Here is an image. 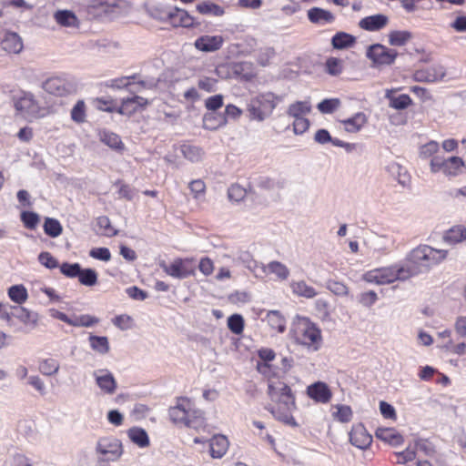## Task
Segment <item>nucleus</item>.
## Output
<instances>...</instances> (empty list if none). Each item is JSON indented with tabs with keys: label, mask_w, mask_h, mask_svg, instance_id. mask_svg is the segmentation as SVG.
Returning <instances> with one entry per match:
<instances>
[{
	"label": "nucleus",
	"mask_w": 466,
	"mask_h": 466,
	"mask_svg": "<svg viewBox=\"0 0 466 466\" xmlns=\"http://www.w3.org/2000/svg\"><path fill=\"white\" fill-rule=\"evenodd\" d=\"M268 394L276 405H268L266 409L278 420L292 427H297L298 423L291 415L292 410L296 408L295 398L291 389L283 381L269 380Z\"/></svg>",
	"instance_id": "1"
},
{
	"label": "nucleus",
	"mask_w": 466,
	"mask_h": 466,
	"mask_svg": "<svg viewBox=\"0 0 466 466\" xmlns=\"http://www.w3.org/2000/svg\"><path fill=\"white\" fill-rule=\"evenodd\" d=\"M447 256L448 250L420 245L408 254L404 265L410 278L429 272L433 267L443 262Z\"/></svg>",
	"instance_id": "2"
},
{
	"label": "nucleus",
	"mask_w": 466,
	"mask_h": 466,
	"mask_svg": "<svg viewBox=\"0 0 466 466\" xmlns=\"http://www.w3.org/2000/svg\"><path fill=\"white\" fill-rule=\"evenodd\" d=\"M283 96L272 92L260 93L252 97L248 105V111L251 120L264 121L271 116L278 104L282 102Z\"/></svg>",
	"instance_id": "3"
},
{
	"label": "nucleus",
	"mask_w": 466,
	"mask_h": 466,
	"mask_svg": "<svg viewBox=\"0 0 466 466\" xmlns=\"http://www.w3.org/2000/svg\"><path fill=\"white\" fill-rule=\"evenodd\" d=\"M408 279L410 277L404 264L373 268L362 275V279L365 282L375 285H388L397 280H406Z\"/></svg>",
	"instance_id": "4"
},
{
	"label": "nucleus",
	"mask_w": 466,
	"mask_h": 466,
	"mask_svg": "<svg viewBox=\"0 0 466 466\" xmlns=\"http://www.w3.org/2000/svg\"><path fill=\"white\" fill-rule=\"evenodd\" d=\"M122 443L113 437H105L98 440L96 446V454L99 462H114L122 455Z\"/></svg>",
	"instance_id": "5"
},
{
	"label": "nucleus",
	"mask_w": 466,
	"mask_h": 466,
	"mask_svg": "<svg viewBox=\"0 0 466 466\" xmlns=\"http://www.w3.org/2000/svg\"><path fill=\"white\" fill-rule=\"evenodd\" d=\"M15 107L29 121L45 116V108L41 107L35 96L30 92H22L15 102Z\"/></svg>",
	"instance_id": "6"
},
{
	"label": "nucleus",
	"mask_w": 466,
	"mask_h": 466,
	"mask_svg": "<svg viewBox=\"0 0 466 466\" xmlns=\"http://www.w3.org/2000/svg\"><path fill=\"white\" fill-rule=\"evenodd\" d=\"M399 53L381 44H374L368 47L366 56L372 61L374 66L392 65Z\"/></svg>",
	"instance_id": "7"
},
{
	"label": "nucleus",
	"mask_w": 466,
	"mask_h": 466,
	"mask_svg": "<svg viewBox=\"0 0 466 466\" xmlns=\"http://www.w3.org/2000/svg\"><path fill=\"white\" fill-rule=\"evenodd\" d=\"M163 271L177 279H184L195 274V268L191 266V261L187 258H176L170 264L165 260L158 263Z\"/></svg>",
	"instance_id": "8"
},
{
	"label": "nucleus",
	"mask_w": 466,
	"mask_h": 466,
	"mask_svg": "<svg viewBox=\"0 0 466 466\" xmlns=\"http://www.w3.org/2000/svg\"><path fill=\"white\" fill-rule=\"evenodd\" d=\"M157 18L168 22L173 26L190 27L194 24V18L187 11L175 6L164 7Z\"/></svg>",
	"instance_id": "9"
},
{
	"label": "nucleus",
	"mask_w": 466,
	"mask_h": 466,
	"mask_svg": "<svg viewBox=\"0 0 466 466\" xmlns=\"http://www.w3.org/2000/svg\"><path fill=\"white\" fill-rule=\"evenodd\" d=\"M297 340L314 351L318 350L321 342L320 330L314 324L307 320L299 327Z\"/></svg>",
	"instance_id": "10"
},
{
	"label": "nucleus",
	"mask_w": 466,
	"mask_h": 466,
	"mask_svg": "<svg viewBox=\"0 0 466 466\" xmlns=\"http://www.w3.org/2000/svg\"><path fill=\"white\" fill-rule=\"evenodd\" d=\"M242 114V110L235 105L229 104L225 108L223 116H214L213 112L207 113L204 116V126L208 129H216L217 127L226 125L228 118L237 119Z\"/></svg>",
	"instance_id": "11"
},
{
	"label": "nucleus",
	"mask_w": 466,
	"mask_h": 466,
	"mask_svg": "<svg viewBox=\"0 0 466 466\" xmlns=\"http://www.w3.org/2000/svg\"><path fill=\"white\" fill-rule=\"evenodd\" d=\"M92 375L96 386L104 394L113 395L116 391L117 383L111 371L106 369H100L95 370Z\"/></svg>",
	"instance_id": "12"
},
{
	"label": "nucleus",
	"mask_w": 466,
	"mask_h": 466,
	"mask_svg": "<svg viewBox=\"0 0 466 466\" xmlns=\"http://www.w3.org/2000/svg\"><path fill=\"white\" fill-rule=\"evenodd\" d=\"M446 76L445 67L441 65H433L427 68L418 69L413 74L417 82L434 83L441 81Z\"/></svg>",
	"instance_id": "13"
},
{
	"label": "nucleus",
	"mask_w": 466,
	"mask_h": 466,
	"mask_svg": "<svg viewBox=\"0 0 466 466\" xmlns=\"http://www.w3.org/2000/svg\"><path fill=\"white\" fill-rule=\"evenodd\" d=\"M190 410V400L187 398H180L177 404L169 409L168 414L172 421L185 425L188 416H191Z\"/></svg>",
	"instance_id": "14"
},
{
	"label": "nucleus",
	"mask_w": 466,
	"mask_h": 466,
	"mask_svg": "<svg viewBox=\"0 0 466 466\" xmlns=\"http://www.w3.org/2000/svg\"><path fill=\"white\" fill-rule=\"evenodd\" d=\"M43 88L47 93L57 96H66L71 91L70 85L60 77L48 78L43 83Z\"/></svg>",
	"instance_id": "15"
},
{
	"label": "nucleus",
	"mask_w": 466,
	"mask_h": 466,
	"mask_svg": "<svg viewBox=\"0 0 466 466\" xmlns=\"http://www.w3.org/2000/svg\"><path fill=\"white\" fill-rule=\"evenodd\" d=\"M350 441L352 445L363 450L371 444L372 437L368 433L363 425L359 424L353 427L350 432Z\"/></svg>",
	"instance_id": "16"
},
{
	"label": "nucleus",
	"mask_w": 466,
	"mask_h": 466,
	"mask_svg": "<svg viewBox=\"0 0 466 466\" xmlns=\"http://www.w3.org/2000/svg\"><path fill=\"white\" fill-rule=\"evenodd\" d=\"M307 393L309 398L319 403H328L332 396L328 385L321 381L309 385Z\"/></svg>",
	"instance_id": "17"
},
{
	"label": "nucleus",
	"mask_w": 466,
	"mask_h": 466,
	"mask_svg": "<svg viewBox=\"0 0 466 466\" xmlns=\"http://www.w3.org/2000/svg\"><path fill=\"white\" fill-rule=\"evenodd\" d=\"M224 38L221 35H202L195 41L197 49L203 52H215L221 48Z\"/></svg>",
	"instance_id": "18"
},
{
	"label": "nucleus",
	"mask_w": 466,
	"mask_h": 466,
	"mask_svg": "<svg viewBox=\"0 0 466 466\" xmlns=\"http://www.w3.org/2000/svg\"><path fill=\"white\" fill-rule=\"evenodd\" d=\"M388 23L389 18L387 15L377 14L360 19L359 22V26L363 30L374 32L382 29L388 25Z\"/></svg>",
	"instance_id": "19"
},
{
	"label": "nucleus",
	"mask_w": 466,
	"mask_h": 466,
	"mask_svg": "<svg viewBox=\"0 0 466 466\" xmlns=\"http://www.w3.org/2000/svg\"><path fill=\"white\" fill-rule=\"evenodd\" d=\"M370 248L379 254H386L394 247V239L391 236L374 234L370 238Z\"/></svg>",
	"instance_id": "20"
},
{
	"label": "nucleus",
	"mask_w": 466,
	"mask_h": 466,
	"mask_svg": "<svg viewBox=\"0 0 466 466\" xmlns=\"http://www.w3.org/2000/svg\"><path fill=\"white\" fill-rule=\"evenodd\" d=\"M385 169L402 187H406L410 184V177L408 173V170L405 167L400 165L399 162L393 161V160L390 161L386 165Z\"/></svg>",
	"instance_id": "21"
},
{
	"label": "nucleus",
	"mask_w": 466,
	"mask_h": 466,
	"mask_svg": "<svg viewBox=\"0 0 466 466\" xmlns=\"http://www.w3.org/2000/svg\"><path fill=\"white\" fill-rule=\"evenodd\" d=\"M308 19L316 25L331 24L335 21V15L329 10L320 7H312L308 10Z\"/></svg>",
	"instance_id": "22"
},
{
	"label": "nucleus",
	"mask_w": 466,
	"mask_h": 466,
	"mask_svg": "<svg viewBox=\"0 0 466 466\" xmlns=\"http://www.w3.org/2000/svg\"><path fill=\"white\" fill-rule=\"evenodd\" d=\"M147 104V100L139 96L123 98L122 105L117 108V112L121 115H130Z\"/></svg>",
	"instance_id": "23"
},
{
	"label": "nucleus",
	"mask_w": 466,
	"mask_h": 466,
	"mask_svg": "<svg viewBox=\"0 0 466 466\" xmlns=\"http://www.w3.org/2000/svg\"><path fill=\"white\" fill-rule=\"evenodd\" d=\"M2 47L8 53L19 54L24 46L18 34L15 32H6L2 40Z\"/></svg>",
	"instance_id": "24"
},
{
	"label": "nucleus",
	"mask_w": 466,
	"mask_h": 466,
	"mask_svg": "<svg viewBox=\"0 0 466 466\" xmlns=\"http://www.w3.org/2000/svg\"><path fill=\"white\" fill-rule=\"evenodd\" d=\"M54 19L59 25L64 27H79V20L76 14L71 10H57L54 14Z\"/></svg>",
	"instance_id": "25"
},
{
	"label": "nucleus",
	"mask_w": 466,
	"mask_h": 466,
	"mask_svg": "<svg viewBox=\"0 0 466 466\" xmlns=\"http://www.w3.org/2000/svg\"><path fill=\"white\" fill-rule=\"evenodd\" d=\"M10 318L15 317L24 324H31L33 327L37 325L39 316L36 312L31 311L24 307H13Z\"/></svg>",
	"instance_id": "26"
},
{
	"label": "nucleus",
	"mask_w": 466,
	"mask_h": 466,
	"mask_svg": "<svg viewBox=\"0 0 466 466\" xmlns=\"http://www.w3.org/2000/svg\"><path fill=\"white\" fill-rule=\"evenodd\" d=\"M228 441L224 435H215L209 441V452L213 458H221L228 448Z\"/></svg>",
	"instance_id": "27"
},
{
	"label": "nucleus",
	"mask_w": 466,
	"mask_h": 466,
	"mask_svg": "<svg viewBox=\"0 0 466 466\" xmlns=\"http://www.w3.org/2000/svg\"><path fill=\"white\" fill-rule=\"evenodd\" d=\"M375 435L378 439L388 442L392 446H399L403 443V437L391 428H379Z\"/></svg>",
	"instance_id": "28"
},
{
	"label": "nucleus",
	"mask_w": 466,
	"mask_h": 466,
	"mask_svg": "<svg viewBox=\"0 0 466 466\" xmlns=\"http://www.w3.org/2000/svg\"><path fill=\"white\" fill-rule=\"evenodd\" d=\"M366 122L367 117L365 114L361 112L356 113L353 116L340 121L344 129L350 133H356L360 131Z\"/></svg>",
	"instance_id": "29"
},
{
	"label": "nucleus",
	"mask_w": 466,
	"mask_h": 466,
	"mask_svg": "<svg viewBox=\"0 0 466 466\" xmlns=\"http://www.w3.org/2000/svg\"><path fill=\"white\" fill-rule=\"evenodd\" d=\"M443 240L451 245L466 240V228L463 225H457L451 228L444 233Z\"/></svg>",
	"instance_id": "30"
},
{
	"label": "nucleus",
	"mask_w": 466,
	"mask_h": 466,
	"mask_svg": "<svg viewBox=\"0 0 466 466\" xmlns=\"http://www.w3.org/2000/svg\"><path fill=\"white\" fill-rule=\"evenodd\" d=\"M264 273L276 275L279 279L285 280L289 276V270L286 265L279 261H271L268 265H261Z\"/></svg>",
	"instance_id": "31"
},
{
	"label": "nucleus",
	"mask_w": 466,
	"mask_h": 466,
	"mask_svg": "<svg viewBox=\"0 0 466 466\" xmlns=\"http://www.w3.org/2000/svg\"><path fill=\"white\" fill-rule=\"evenodd\" d=\"M129 440L140 448L149 445V438L147 431L140 427H132L127 431Z\"/></svg>",
	"instance_id": "32"
},
{
	"label": "nucleus",
	"mask_w": 466,
	"mask_h": 466,
	"mask_svg": "<svg viewBox=\"0 0 466 466\" xmlns=\"http://www.w3.org/2000/svg\"><path fill=\"white\" fill-rule=\"evenodd\" d=\"M90 348L100 355H106L110 350L109 341L106 336L90 334L88 338Z\"/></svg>",
	"instance_id": "33"
},
{
	"label": "nucleus",
	"mask_w": 466,
	"mask_h": 466,
	"mask_svg": "<svg viewBox=\"0 0 466 466\" xmlns=\"http://www.w3.org/2000/svg\"><path fill=\"white\" fill-rule=\"evenodd\" d=\"M292 292L299 297L312 299L318 295L315 289L308 285L304 280L294 281L290 284Z\"/></svg>",
	"instance_id": "34"
},
{
	"label": "nucleus",
	"mask_w": 466,
	"mask_h": 466,
	"mask_svg": "<svg viewBox=\"0 0 466 466\" xmlns=\"http://www.w3.org/2000/svg\"><path fill=\"white\" fill-rule=\"evenodd\" d=\"M99 322V319L89 315V314H82V315H72L70 316V326L80 328H90L96 325Z\"/></svg>",
	"instance_id": "35"
},
{
	"label": "nucleus",
	"mask_w": 466,
	"mask_h": 466,
	"mask_svg": "<svg viewBox=\"0 0 466 466\" xmlns=\"http://www.w3.org/2000/svg\"><path fill=\"white\" fill-rule=\"evenodd\" d=\"M356 42V38L348 33L339 32L335 34L331 39L332 46L335 49H344L352 46Z\"/></svg>",
	"instance_id": "36"
},
{
	"label": "nucleus",
	"mask_w": 466,
	"mask_h": 466,
	"mask_svg": "<svg viewBox=\"0 0 466 466\" xmlns=\"http://www.w3.org/2000/svg\"><path fill=\"white\" fill-rule=\"evenodd\" d=\"M196 8L202 15L222 16L225 14V10L222 6L210 1L199 3L197 5Z\"/></svg>",
	"instance_id": "37"
},
{
	"label": "nucleus",
	"mask_w": 466,
	"mask_h": 466,
	"mask_svg": "<svg viewBox=\"0 0 466 466\" xmlns=\"http://www.w3.org/2000/svg\"><path fill=\"white\" fill-rule=\"evenodd\" d=\"M180 151L184 157L191 162L200 161L204 154L201 147L190 144L181 145Z\"/></svg>",
	"instance_id": "38"
},
{
	"label": "nucleus",
	"mask_w": 466,
	"mask_h": 466,
	"mask_svg": "<svg viewBox=\"0 0 466 466\" xmlns=\"http://www.w3.org/2000/svg\"><path fill=\"white\" fill-rule=\"evenodd\" d=\"M101 141L112 149L122 151L125 146L120 137L113 132L104 131L100 134Z\"/></svg>",
	"instance_id": "39"
},
{
	"label": "nucleus",
	"mask_w": 466,
	"mask_h": 466,
	"mask_svg": "<svg viewBox=\"0 0 466 466\" xmlns=\"http://www.w3.org/2000/svg\"><path fill=\"white\" fill-rule=\"evenodd\" d=\"M464 166L463 160L459 157H451L445 159L443 173L446 176L455 177L461 172V168Z\"/></svg>",
	"instance_id": "40"
},
{
	"label": "nucleus",
	"mask_w": 466,
	"mask_h": 466,
	"mask_svg": "<svg viewBox=\"0 0 466 466\" xmlns=\"http://www.w3.org/2000/svg\"><path fill=\"white\" fill-rule=\"evenodd\" d=\"M311 106L307 101H297L291 104L288 108V115L294 117H304L305 115L310 112Z\"/></svg>",
	"instance_id": "41"
},
{
	"label": "nucleus",
	"mask_w": 466,
	"mask_h": 466,
	"mask_svg": "<svg viewBox=\"0 0 466 466\" xmlns=\"http://www.w3.org/2000/svg\"><path fill=\"white\" fill-rule=\"evenodd\" d=\"M267 320L268 325L282 333L286 329V320L281 313L278 310H270L267 314Z\"/></svg>",
	"instance_id": "42"
},
{
	"label": "nucleus",
	"mask_w": 466,
	"mask_h": 466,
	"mask_svg": "<svg viewBox=\"0 0 466 466\" xmlns=\"http://www.w3.org/2000/svg\"><path fill=\"white\" fill-rule=\"evenodd\" d=\"M8 296L12 301L21 305L28 299V292L24 285H14L8 289Z\"/></svg>",
	"instance_id": "43"
},
{
	"label": "nucleus",
	"mask_w": 466,
	"mask_h": 466,
	"mask_svg": "<svg viewBox=\"0 0 466 466\" xmlns=\"http://www.w3.org/2000/svg\"><path fill=\"white\" fill-rule=\"evenodd\" d=\"M412 38V35L409 31H391L389 34V43L390 46H402Z\"/></svg>",
	"instance_id": "44"
},
{
	"label": "nucleus",
	"mask_w": 466,
	"mask_h": 466,
	"mask_svg": "<svg viewBox=\"0 0 466 466\" xmlns=\"http://www.w3.org/2000/svg\"><path fill=\"white\" fill-rule=\"evenodd\" d=\"M43 228L45 233L51 238H57L63 231L61 223L53 218H46Z\"/></svg>",
	"instance_id": "45"
},
{
	"label": "nucleus",
	"mask_w": 466,
	"mask_h": 466,
	"mask_svg": "<svg viewBox=\"0 0 466 466\" xmlns=\"http://www.w3.org/2000/svg\"><path fill=\"white\" fill-rule=\"evenodd\" d=\"M413 449H415V451L421 452L428 457H432L436 454L435 445L428 439L416 440Z\"/></svg>",
	"instance_id": "46"
},
{
	"label": "nucleus",
	"mask_w": 466,
	"mask_h": 466,
	"mask_svg": "<svg viewBox=\"0 0 466 466\" xmlns=\"http://www.w3.org/2000/svg\"><path fill=\"white\" fill-rule=\"evenodd\" d=\"M191 416H188L185 426L193 428L197 431L205 427V419L203 412L199 410H190Z\"/></svg>",
	"instance_id": "47"
},
{
	"label": "nucleus",
	"mask_w": 466,
	"mask_h": 466,
	"mask_svg": "<svg viewBox=\"0 0 466 466\" xmlns=\"http://www.w3.org/2000/svg\"><path fill=\"white\" fill-rule=\"evenodd\" d=\"M78 281L84 286L92 287L97 282V273L93 268H81Z\"/></svg>",
	"instance_id": "48"
},
{
	"label": "nucleus",
	"mask_w": 466,
	"mask_h": 466,
	"mask_svg": "<svg viewBox=\"0 0 466 466\" xmlns=\"http://www.w3.org/2000/svg\"><path fill=\"white\" fill-rule=\"evenodd\" d=\"M39 370L45 376H52L58 372L59 363L54 359H46L40 362Z\"/></svg>",
	"instance_id": "49"
},
{
	"label": "nucleus",
	"mask_w": 466,
	"mask_h": 466,
	"mask_svg": "<svg viewBox=\"0 0 466 466\" xmlns=\"http://www.w3.org/2000/svg\"><path fill=\"white\" fill-rule=\"evenodd\" d=\"M340 106V100L339 98H329L319 102L317 108L322 114H331L337 110Z\"/></svg>",
	"instance_id": "50"
},
{
	"label": "nucleus",
	"mask_w": 466,
	"mask_h": 466,
	"mask_svg": "<svg viewBox=\"0 0 466 466\" xmlns=\"http://www.w3.org/2000/svg\"><path fill=\"white\" fill-rule=\"evenodd\" d=\"M60 272L67 278H78L81 273V266L78 263L64 262L59 266Z\"/></svg>",
	"instance_id": "51"
},
{
	"label": "nucleus",
	"mask_w": 466,
	"mask_h": 466,
	"mask_svg": "<svg viewBox=\"0 0 466 466\" xmlns=\"http://www.w3.org/2000/svg\"><path fill=\"white\" fill-rule=\"evenodd\" d=\"M228 329L236 335H239L244 329V319L239 314H233L228 319Z\"/></svg>",
	"instance_id": "52"
},
{
	"label": "nucleus",
	"mask_w": 466,
	"mask_h": 466,
	"mask_svg": "<svg viewBox=\"0 0 466 466\" xmlns=\"http://www.w3.org/2000/svg\"><path fill=\"white\" fill-rule=\"evenodd\" d=\"M96 225L100 233L104 236L111 237L117 234V231L112 228L110 219L106 216L99 217Z\"/></svg>",
	"instance_id": "53"
},
{
	"label": "nucleus",
	"mask_w": 466,
	"mask_h": 466,
	"mask_svg": "<svg viewBox=\"0 0 466 466\" xmlns=\"http://www.w3.org/2000/svg\"><path fill=\"white\" fill-rule=\"evenodd\" d=\"M325 66L328 74L338 76L342 72L343 61L336 57H329L327 59Z\"/></svg>",
	"instance_id": "54"
},
{
	"label": "nucleus",
	"mask_w": 466,
	"mask_h": 466,
	"mask_svg": "<svg viewBox=\"0 0 466 466\" xmlns=\"http://www.w3.org/2000/svg\"><path fill=\"white\" fill-rule=\"evenodd\" d=\"M390 106L395 109H405L411 103V98L408 95H400L398 96H390Z\"/></svg>",
	"instance_id": "55"
},
{
	"label": "nucleus",
	"mask_w": 466,
	"mask_h": 466,
	"mask_svg": "<svg viewBox=\"0 0 466 466\" xmlns=\"http://www.w3.org/2000/svg\"><path fill=\"white\" fill-rule=\"evenodd\" d=\"M21 220L25 227L29 229H35L39 223L38 214L32 211H23L21 213Z\"/></svg>",
	"instance_id": "56"
},
{
	"label": "nucleus",
	"mask_w": 466,
	"mask_h": 466,
	"mask_svg": "<svg viewBox=\"0 0 466 466\" xmlns=\"http://www.w3.org/2000/svg\"><path fill=\"white\" fill-rule=\"evenodd\" d=\"M71 118L76 123H83L86 119V106L83 100H79L71 110Z\"/></svg>",
	"instance_id": "57"
},
{
	"label": "nucleus",
	"mask_w": 466,
	"mask_h": 466,
	"mask_svg": "<svg viewBox=\"0 0 466 466\" xmlns=\"http://www.w3.org/2000/svg\"><path fill=\"white\" fill-rule=\"evenodd\" d=\"M276 52L273 47L260 48L258 53V63L262 66L269 65L270 60L275 56Z\"/></svg>",
	"instance_id": "58"
},
{
	"label": "nucleus",
	"mask_w": 466,
	"mask_h": 466,
	"mask_svg": "<svg viewBox=\"0 0 466 466\" xmlns=\"http://www.w3.org/2000/svg\"><path fill=\"white\" fill-rule=\"evenodd\" d=\"M396 461L395 462L398 464H405L409 461H411L416 457V451L415 449H413V446L409 445L407 449L401 452L395 453Z\"/></svg>",
	"instance_id": "59"
},
{
	"label": "nucleus",
	"mask_w": 466,
	"mask_h": 466,
	"mask_svg": "<svg viewBox=\"0 0 466 466\" xmlns=\"http://www.w3.org/2000/svg\"><path fill=\"white\" fill-rule=\"evenodd\" d=\"M92 6L104 13H113L118 7L116 0H94Z\"/></svg>",
	"instance_id": "60"
},
{
	"label": "nucleus",
	"mask_w": 466,
	"mask_h": 466,
	"mask_svg": "<svg viewBox=\"0 0 466 466\" xmlns=\"http://www.w3.org/2000/svg\"><path fill=\"white\" fill-rule=\"evenodd\" d=\"M38 261L49 269L59 267L57 259L47 251L41 252L38 255Z\"/></svg>",
	"instance_id": "61"
},
{
	"label": "nucleus",
	"mask_w": 466,
	"mask_h": 466,
	"mask_svg": "<svg viewBox=\"0 0 466 466\" xmlns=\"http://www.w3.org/2000/svg\"><path fill=\"white\" fill-rule=\"evenodd\" d=\"M359 302L367 308H370L378 300V295L375 291L370 290L360 294Z\"/></svg>",
	"instance_id": "62"
},
{
	"label": "nucleus",
	"mask_w": 466,
	"mask_h": 466,
	"mask_svg": "<svg viewBox=\"0 0 466 466\" xmlns=\"http://www.w3.org/2000/svg\"><path fill=\"white\" fill-rule=\"evenodd\" d=\"M246 196V190L239 185H232L228 190L229 200L238 202Z\"/></svg>",
	"instance_id": "63"
},
{
	"label": "nucleus",
	"mask_w": 466,
	"mask_h": 466,
	"mask_svg": "<svg viewBox=\"0 0 466 466\" xmlns=\"http://www.w3.org/2000/svg\"><path fill=\"white\" fill-rule=\"evenodd\" d=\"M439 150V144L436 141H430L420 149V155L423 158L432 157Z\"/></svg>",
	"instance_id": "64"
}]
</instances>
